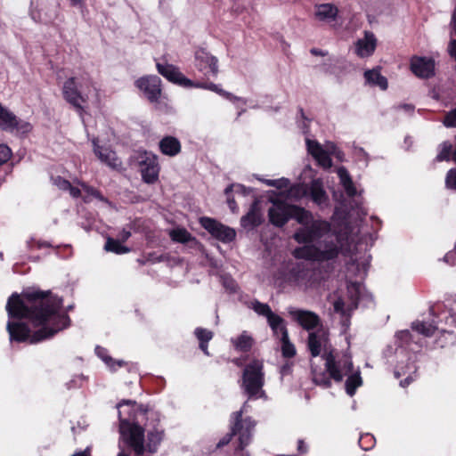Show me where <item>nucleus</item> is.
<instances>
[{
    "label": "nucleus",
    "mask_w": 456,
    "mask_h": 456,
    "mask_svg": "<svg viewBox=\"0 0 456 456\" xmlns=\"http://www.w3.org/2000/svg\"><path fill=\"white\" fill-rule=\"evenodd\" d=\"M164 431L161 428H154L152 430L148 432V443L147 448L150 452H153L156 451L157 446L160 444L163 439Z\"/></svg>",
    "instance_id": "nucleus-32"
},
{
    "label": "nucleus",
    "mask_w": 456,
    "mask_h": 456,
    "mask_svg": "<svg viewBox=\"0 0 456 456\" xmlns=\"http://www.w3.org/2000/svg\"><path fill=\"white\" fill-rule=\"evenodd\" d=\"M298 451H300L302 452H306V449L304 447L303 441H299L298 442Z\"/></svg>",
    "instance_id": "nucleus-59"
},
{
    "label": "nucleus",
    "mask_w": 456,
    "mask_h": 456,
    "mask_svg": "<svg viewBox=\"0 0 456 456\" xmlns=\"http://www.w3.org/2000/svg\"><path fill=\"white\" fill-rule=\"evenodd\" d=\"M89 455H90V452H89V449L87 448L84 452L76 453L73 456H89Z\"/></svg>",
    "instance_id": "nucleus-56"
},
{
    "label": "nucleus",
    "mask_w": 456,
    "mask_h": 456,
    "mask_svg": "<svg viewBox=\"0 0 456 456\" xmlns=\"http://www.w3.org/2000/svg\"><path fill=\"white\" fill-rule=\"evenodd\" d=\"M249 307L254 310L258 315L265 316L273 335L277 338H287L288 330L285 325L284 320L274 314L267 304L261 303L257 300L250 302Z\"/></svg>",
    "instance_id": "nucleus-5"
},
{
    "label": "nucleus",
    "mask_w": 456,
    "mask_h": 456,
    "mask_svg": "<svg viewBox=\"0 0 456 456\" xmlns=\"http://www.w3.org/2000/svg\"><path fill=\"white\" fill-rule=\"evenodd\" d=\"M173 240L177 242H187L191 239L190 232L184 228H176L169 232Z\"/></svg>",
    "instance_id": "nucleus-36"
},
{
    "label": "nucleus",
    "mask_w": 456,
    "mask_h": 456,
    "mask_svg": "<svg viewBox=\"0 0 456 456\" xmlns=\"http://www.w3.org/2000/svg\"><path fill=\"white\" fill-rule=\"evenodd\" d=\"M136 86L143 92L151 102H157L161 94V80L157 76H147L135 82Z\"/></svg>",
    "instance_id": "nucleus-14"
},
{
    "label": "nucleus",
    "mask_w": 456,
    "mask_h": 456,
    "mask_svg": "<svg viewBox=\"0 0 456 456\" xmlns=\"http://www.w3.org/2000/svg\"><path fill=\"white\" fill-rule=\"evenodd\" d=\"M265 184L269 186H274L280 190L287 189L289 185V182L288 179L281 178L277 180H265Z\"/></svg>",
    "instance_id": "nucleus-40"
},
{
    "label": "nucleus",
    "mask_w": 456,
    "mask_h": 456,
    "mask_svg": "<svg viewBox=\"0 0 456 456\" xmlns=\"http://www.w3.org/2000/svg\"><path fill=\"white\" fill-rule=\"evenodd\" d=\"M105 250L118 255L130 252L129 248L124 246L119 240L109 238L104 246Z\"/></svg>",
    "instance_id": "nucleus-34"
},
{
    "label": "nucleus",
    "mask_w": 456,
    "mask_h": 456,
    "mask_svg": "<svg viewBox=\"0 0 456 456\" xmlns=\"http://www.w3.org/2000/svg\"><path fill=\"white\" fill-rule=\"evenodd\" d=\"M242 411H236L232 414L234 424L232 428V435H237L240 442V448L243 449L247 446L252 436V432L255 428V422L250 419H241Z\"/></svg>",
    "instance_id": "nucleus-9"
},
{
    "label": "nucleus",
    "mask_w": 456,
    "mask_h": 456,
    "mask_svg": "<svg viewBox=\"0 0 456 456\" xmlns=\"http://www.w3.org/2000/svg\"><path fill=\"white\" fill-rule=\"evenodd\" d=\"M445 183L448 188L456 190V168L449 170Z\"/></svg>",
    "instance_id": "nucleus-43"
},
{
    "label": "nucleus",
    "mask_w": 456,
    "mask_h": 456,
    "mask_svg": "<svg viewBox=\"0 0 456 456\" xmlns=\"http://www.w3.org/2000/svg\"><path fill=\"white\" fill-rule=\"evenodd\" d=\"M195 85L198 86L197 87H202V88L209 89V90L216 92V93H218L220 94L225 95L227 98H230V96H231L230 94L224 93L223 90L218 88V86H216L215 84H209L208 86H203V85H200V84H195Z\"/></svg>",
    "instance_id": "nucleus-45"
},
{
    "label": "nucleus",
    "mask_w": 456,
    "mask_h": 456,
    "mask_svg": "<svg viewBox=\"0 0 456 456\" xmlns=\"http://www.w3.org/2000/svg\"><path fill=\"white\" fill-rule=\"evenodd\" d=\"M233 346L240 351H248L254 343L253 338L247 332H242L237 338H232Z\"/></svg>",
    "instance_id": "nucleus-31"
},
{
    "label": "nucleus",
    "mask_w": 456,
    "mask_h": 456,
    "mask_svg": "<svg viewBox=\"0 0 456 456\" xmlns=\"http://www.w3.org/2000/svg\"><path fill=\"white\" fill-rule=\"evenodd\" d=\"M235 187L236 189H241V185L238 184V185H235V186H231V187H228L225 189V193L228 194L230 191L232 190V188Z\"/></svg>",
    "instance_id": "nucleus-60"
},
{
    "label": "nucleus",
    "mask_w": 456,
    "mask_h": 456,
    "mask_svg": "<svg viewBox=\"0 0 456 456\" xmlns=\"http://www.w3.org/2000/svg\"><path fill=\"white\" fill-rule=\"evenodd\" d=\"M364 77L367 83L371 86H379L382 90L387 87V78L383 77L377 69L365 71Z\"/></svg>",
    "instance_id": "nucleus-28"
},
{
    "label": "nucleus",
    "mask_w": 456,
    "mask_h": 456,
    "mask_svg": "<svg viewBox=\"0 0 456 456\" xmlns=\"http://www.w3.org/2000/svg\"><path fill=\"white\" fill-rule=\"evenodd\" d=\"M159 74L168 81L183 87L197 86L191 79L187 78L177 67L168 63H157Z\"/></svg>",
    "instance_id": "nucleus-13"
},
{
    "label": "nucleus",
    "mask_w": 456,
    "mask_h": 456,
    "mask_svg": "<svg viewBox=\"0 0 456 456\" xmlns=\"http://www.w3.org/2000/svg\"><path fill=\"white\" fill-rule=\"evenodd\" d=\"M416 366L412 362H407L405 365H398L395 376L397 379L405 377L403 380L400 381V386L406 387L415 378Z\"/></svg>",
    "instance_id": "nucleus-24"
},
{
    "label": "nucleus",
    "mask_w": 456,
    "mask_h": 456,
    "mask_svg": "<svg viewBox=\"0 0 456 456\" xmlns=\"http://www.w3.org/2000/svg\"><path fill=\"white\" fill-rule=\"evenodd\" d=\"M329 341L328 331L323 328H318L314 331L309 332L308 348L313 356H318L322 348H326Z\"/></svg>",
    "instance_id": "nucleus-18"
},
{
    "label": "nucleus",
    "mask_w": 456,
    "mask_h": 456,
    "mask_svg": "<svg viewBox=\"0 0 456 456\" xmlns=\"http://www.w3.org/2000/svg\"><path fill=\"white\" fill-rule=\"evenodd\" d=\"M122 364H123V362H117V365H118V367L122 366Z\"/></svg>",
    "instance_id": "nucleus-62"
},
{
    "label": "nucleus",
    "mask_w": 456,
    "mask_h": 456,
    "mask_svg": "<svg viewBox=\"0 0 456 456\" xmlns=\"http://www.w3.org/2000/svg\"><path fill=\"white\" fill-rule=\"evenodd\" d=\"M224 286L229 289L230 290H234L235 289V283L232 280H229L228 281H224Z\"/></svg>",
    "instance_id": "nucleus-53"
},
{
    "label": "nucleus",
    "mask_w": 456,
    "mask_h": 456,
    "mask_svg": "<svg viewBox=\"0 0 456 456\" xmlns=\"http://www.w3.org/2000/svg\"><path fill=\"white\" fill-rule=\"evenodd\" d=\"M294 282L296 283V285L300 287L305 286V284L303 282V280L300 277L296 278Z\"/></svg>",
    "instance_id": "nucleus-58"
},
{
    "label": "nucleus",
    "mask_w": 456,
    "mask_h": 456,
    "mask_svg": "<svg viewBox=\"0 0 456 456\" xmlns=\"http://www.w3.org/2000/svg\"><path fill=\"white\" fill-rule=\"evenodd\" d=\"M343 308H344V302L342 300H337L335 301L334 303V310L338 313L339 312H343Z\"/></svg>",
    "instance_id": "nucleus-49"
},
{
    "label": "nucleus",
    "mask_w": 456,
    "mask_h": 456,
    "mask_svg": "<svg viewBox=\"0 0 456 456\" xmlns=\"http://www.w3.org/2000/svg\"><path fill=\"white\" fill-rule=\"evenodd\" d=\"M271 201L273 206L268 209L270 222L275 226L284 225L289 219L290 205L273 199Z\"/></svg>",
    "instance_id": "nucleus-16"
},
{
    "label": "nucleus",
    "mask_w": 456,
    "mask_h": 456,
    "mask_svg": "<svg viewBox=\"0 0 456 456\" xmlns=\"http://www.w3.org/2000/svg\"><path fill=\"white\" fill-rule=\"evenodd\" d=\"M12 156V150L6 144H0V165L5 163Z\"/></svg>",
    "instance_id": "nucleus-42"
},
{
    "label": "nucleus",
    "mask_w": 456,
    "mask_h": 456,
    "mask_svg": "<svg viewBox=\"0 0 456 456\" xmlns=\"http://www.w3.org/2000/svg\"><path fill=\"white\" fill-rule=\"evenodd\" d=\"M362 385V379L360 371H355L349 375L346 380L345 387L346 395L350 397L354 396L355 390Z\"/></svg>",
    "instance_id": "nucleus-30"
},
{
    "label": "nucleus",
    "mask_w": 456,
    "mask_h": 456,
    "mask_svg": "<svg viewBox=\"0 0 456 456\" xmlns=\"http://www.w3.org/2000/svg\"><path fill=\"white\" fill-rule=\"evenodd\" d=\"M118 456H127V455H126L124 453H119Z\"/></svg>",
    "instance_id": "nucleus-63"
},
{
    "label": "nucleus",
    "mask_w": 456,
    "mask_h": 456,
    "mask_svg": "<svg viewBox=\"0 0 456 456\" xmlns=\"http://www.w3.org/2000/svg\"><path fill=\"white\" fill-rule=\"evenodd\" d=\"M400 109L407 113H411L413 112L414 107L411 104H403L400 106Z\"/></svg>",
    "instance_id": "nucleus-50"
},
{
    "label": "nucleus",
    "mask_w": 456,
    "mask_h": 456,
    "mask_svg": "<svg viewBox=\"0 0 456 456\" xmlns=\"http://www.w3.org/2000/svg\"><path fill=\"white\" fill-rule=\"evenodd\" d=\"M62 302L53 296L42 293L12 295L6 305L10 317L28 320L32 330L23 322H8L7 331L11 341L37 343L52 338L69 325L67 314L61 311Z\"/></svg>",
    "instance_id": "nucleus-1"
},
{
    "label": "nucleus",
    "mask_w": 456,
    "mask_h": 456,
    "mask_svg": "<svg viewBox=\"0 0 456 456\" xmlns=\"http://www.w3.org/2000/svg\"><path fill=\"white\" fill-rule=\"evenodd\" d=\"M314 53L319 54V52L313 51Z\"/></svg>",
    "instance_id": "nucleus-64"
},
{
    "label": "nucleus",
    "mask_w": 456,
    "mask_h": 456,
    "mask_svg": "<svg viewBox=\"0 0 456 456\" xmlns=\"http://www.w3.org/2000/svg\"><path fill=\"white\" fill-rule=\"evenodd\" d=\"M95 352H96V354L101 357L107 364L108 366L110 368V369H113L115 370V367H114V361L110 358V357H108L106 355V351L104 348L101 347V346H96L95 348Z\"/></svg>",
    "instance_id": "nucleus-41"
},
{
    "label": "nucleus",
    "mask_w": 456,
    "mask_h": 456,
    "mask_svg": "<svg viewBox=\"0 0 456 456\" xmlns=\"http://www.w3.org/2000/svg\"><path fill=\"white\" fill-rule=\"evenodd\" d=\"M62 94L64 99L73 105L80 112L83 111L84 104L89 99L90 90L87 93H81L78 91L74 77L67 79L62 87Z\"/></svg>",
    "instance_id": "nucleus-10"
},
{
    "label": "nucleus",
    "mask_w": 456,
    "mask_h": 456,
    "mask_svg": "<svg viewBox=\"0 0 456 456\" xmlns=\"http://www.w3.org/2000/svg\"><path fill=\"white\" fill-rule=\"evenodd\" d=\"M308 191H310L311 199L315 204L322 208L328 206L329 197L320 180H314L308 188Z\"/></svg>",
    "instance_id": "nucleus-22"
},
{
    "label": "nucleus",
    "mask_w": 456,
    "mask_h": 456,
    "mask_svg": "<svg viewBox=\"0 0 456 456\" xmlns=\"http://www.w3.org/2000/svg\"><path fill=\"white\" fill-rule=\"evenodd\" d=\"M200 223L212 236L223 242H230L235 238L236 232L233 229L224 225L215 219L201 217Z\"/></svg>",
    "instance_id": "nucleus-11"
},
{
    "label": "nucleus",
    "mask_w": 456,
    "mask_h": 456,
    "mask_svg": "<svg viewBox=\"0 0 456 456\" xmlns=\"http://www.w3.org/2000/svg\"><path fill=\"white\" fill-rule=\"evenodd\" d=\"M72 4L77 5L81 3L82 0H70Z\"/></svg>",
    "instance_id": "nucleus-61"
},
{
    "label": "nucleus",
    "mask_w": 456,
    "mask_h": 456,
    "mask_svg": "<svg viewBox=\"0 0 456 456\" xmlns=\"http://www.w3.org/2000/svg\"><path fill=\"white\" fill-rule=\"evenodd\" d=\"M308 152L317 160L318 164L324 168L331 167L330 153L335 149L333 143H328L326 149L316 141L306 139Z\"/></svg>",
    "instance_id": "nucleus-15"
},
{
    "label": "nucleus",
    "mask_w": 456,
    "mask_h": 456,
    "mask_svg": "<svg viewBox=\"0 0 456 456\" xmlns=\"http://www.w3.org/2000/svg\"><path fill=\"white\" fill-rule=\"evenodd\" d=\"M263 384V362L254 360L244 370L243 387L248 396L260 398L265 396V392L262 389Z\"/></svg>",
    "instance_id": "nucleus-4"
},
{
    "label": "nucleus",
    "mask_w": 456,
    "mask_h": 456,
    "mask_svg": "<svg viewBox=\"0 0 456 456\" xmlns=\"http://www.w3.org/2000/svg\"><path fill=\"white\" fill-rule=\"evenodd\" d=\"M232 432L231 434H227L225 435L220 441L219 443L217 444V446L220 447V446H223V445H225L227 444L230 441H231V438H232Z\"/></svg>",
    "instance_id": "nucleus-47"
},
{
    "label": "nucleus",
    "mask_w": 456,
    "mask_h": 456,
    "mask_svg": "<svg viewBox=\"0 0 456 456\" xmlns=\"http://www.w3.org/2000/svg\"><path fill=\"white\" fill-rule=\"evenodd\" d=\"M241 225L246 229H252L262 223L261 208L258 201H255L246 216L240 220Z\"/></svg>",
    "instance_id": "nucleus-23"
},
{
    "label": "nucleus",
    "mask_w": 456,
    "mask_h": 456,
    "mask_svg": "<svg viewBox=\"0 0 456 456\" xmlns=\"http://www.w3.org/2000/svg\"><path fill=\"white\" fill-rule=\"evenodd\" d=\"M289 218H294L303 225L294 235L301 242H312L322 237L325 239L318 247L305 245L294 250L297 258L309 260H328L335 257L339 250L338 236L330 233V224L322 220H314L311 213L305 208L290 205Z\"/></svg>",
    "instance_id": "nucleus-2"
},
{
    "label": "nucleus",
    "mask_w": 456,
    "mask_h": 456,
    "mask_svg": "<svg viewBox=\"0 0 456 456\" xmlns=\"http://www.w3.org/2000/svg\"><path fill=\"white\" fill-rule=\"evenodd\" d=\"M281 195L289 200H299L308 195V188L305 184H296L286 191H281Z\"/></svg>",
    "instance_id": "nucleus-27"
},
{
    "label": "nucleus",
    "mask_w": 456,
    "mask_h": 456,
    "mask_svg": "<svg viewBox=\"0 0 456 456\" xmlns=\"http://www.w3.org/2000/svg\"><path fill=\"white\" fill-rule=\"evenodd\" d=\"M136 160L140 167L142 180L146 183H154L159 179V165L158 158L151 152H139Z\"/></svg>",
    "instance_id": "nucleus-6"
},
{
    "label": "nucleus",
    "mask_w": 456,
    "mask_h": 456,
    "mask_svg": "<svg viewBox=\"0 0 456 456\" xmlns=\"http://www.w3.org/2000/svg\"><path fill=\"white\" fill-rule=\"evenodd\" d=\"M453 256H454V253L452 252H450L448 253L445 256H444V261L451 264V265H455V262L453 260Z\"/></svg>",
    "instance_id": "nucleus-51"
},
{
    "label": "nucleus",
    "mask_w": 456,
    "mask_h": 456,
    "mask_svg": "<svg viewBox=\"0 0 456 456\" xmlns=\"http://www.w3.org/2000/svg\"><path fill=\"white\" fill-rule=\"evenodd\" d=\"M227 202H228V205H229L230 208L232 209V211L236 212L237 205H236L235 200L233 199H228Z\"/></svg>",
    "instance_id": "nucleus-52"
},
{
    "label": "nucleus",
    "mask_w": 456,
    "mask_h": 456,
    "mask_svg": "<svg viewBox=\"0 0 456 456\" xmlns=\"http://www.w3.org/2000/svg\"><path fill=\"white\" fill-rule=\"evenodd\" d=\"M447 322L456 326V315L451 314L450 317L447 319Z\"/></svg>",
    "instance_id": "nucleus-57"
},
{
    "label": "nucleus",
    "mask_w": 456,
    "mask_h": 456,
    "mask_svg": "<svg viewBox=\"0 0 456 456\" xmlns=\"http://www.w3.org/2000/svg\"><path fill=\"white\" fill-rule=\"evenodd\" d=\"M411 69L417 77L428 78L435 75V61L430 58L414 56L411 60Z\"/></svg>",
    "instance_id": "nucleus-17"
},
{
    "label": "nucleus",
    "mask_w": 456,
    "mask_h": 456,
    "mask_svg": "<svg viewBox=\"0 0 456 456\" xmlns=\"http://www.w3.org/2000/svg\"><path fill=\"white\" fill-rule=\"evenodd\" d=\"M196 66L201 71L216 76L218 73L217 59L209 53L200 49L195 53Z\"/></svg>",
    "instance_id": "nucleus-20"
},
{
    "label": "nucleus",
    "mask_w": 456,
    "mask_h": 456,
    "mask_svg": "<svg viewBox=\"0 0 456 456\" xmlns=\"http://www.w3.org/2000/svg\"><path fill=\"white\" fill-rule=\"evenodd\" d=\"M314 381L316 383V384H319V385H322V386H328L330 384V381L328 379H325L323 378H322L321 376L317 375V374H314Z\"/></svg>",
    "instance_id": "nucleus-46"
},
{
    "label": "nucleus",
    "mask_w": 456,
    "mask_h": 456,
    "mask_svg": "<svg viewBox=\"0 0 456 456\" xmlns=\"http://www.w3.org/2000/svg\"><path fill=\"white\" fill-rule=\"evenodd\" d=\"M194 333L197 338L200 340V349L204 352L205 354L208 355L207 343L212 339L213 332L203 328H197Z\"/></svg>",
    "instance_id": "nucleus-33"
},
{
    "label": "nucleus",
    "mask_w": 456,
    "mask_h": 456,
    "mask_svg": "<svg viewBox=\"0 0 456 456\" xmlns=\"http://www.w3.org/2000/svg\"><path fill=\"white\" fill-rule=\"evenodd\" d=\"M281 343V353L284 357H292L296 354V348L294 345L289 341V334L287 335V338H284L283 337L279 338Z\"/></svg>",
    "instance_id": "nucleus-37"
},
{
    "label": "nucleus",
    "mask_w": 456,
    "mask_h": 456,
    "mask_svg": "<svg viewBox=\"0 0 456 456\" xmlns=\"http://www.w3.org/2000/svg\"><path fill=\"white\" fill-rule=\"evenodd\" d=\"M325 366L330 376L337 381H340L344 375L352 371L353 362L350 356L345 354L341 357H336L332 353L325 355Z\"/></svg>",
    "instance_id": "nucleus-8"
},
{
    "label": "nucleus",
    "mask_w": 456,
    "mask_h": 456,
    "mask_svg": "<svg viewBox=\"0 0 456 456\" xmlns=\"http://www.w3.org/2000/svg\"><path fill=\"white\" fill-rule=\"evenodd\" d=\"M94 151L102 162L105 163L106 165L110 166L112 168H117L120 166L121 162L117 158L116 153L114 151H110L109 149H103L96 145L94 141Z\"/></svg>",
    "instance_id": "nucleus-25"
},
{
    "label": "nucleus",
    "mask_w": 456,
    "mask_h": 456,
    "mask_svg": "<svg viewBox=\"0 0 456 456\" xmlns=\"http://www.w3.org/2000/svg\"><path fill=\"white\" fill-rule=\"evenodd\" d=\"M337 173L340 179V183L344 187L347 195L354 196L357 191L345 167H339Z\"/></svg>",
    "instance_id": "nucleus-29"
},
{
    "label": "nucleus",
    "mask_w": 456,
    "mask_h": 456,
    "mask_svg": "<svg viewBox=\"0 0 456 456\" xmlns=\"http://www.w3.org/2000/svg\"><path fill=\"white\" fill-rule=\"evenodd\" d=\"M347 289H348V292L351 295V297H352V300H353L352 304H353L354 307H356L357 306V300L360 297L361 285L360 284H356V283H353V284L349 285Z\"/></svg>",
    "instance_id": "nucleus-39"
},
{
    "label": "nucleus",
    "mask_w": 456,
    "mask_h": 456,
    "mask_svg": "<svg viewBox=\"0 0 456 456\" xmlns=\"http://www.w3.org/2000/svg\"><path fill=\"white\" fill-rule=\"evenodd\" d=\"M452 145L450 142H443L440 145V151L436 157L437 160H439V161L449 160L451 152H452Z\"/></svg>",
    "instance_id": "nucleus-38"
},
{
    "label": "nucleus",
    "mask_w": 456,
    "mask_h": 456,
    "mask_svg": "<svg viewBox=\"0 0 456 456\" xmlns=\"http://www.w3.org/2000/svg\"><path fill=\"white\" fill-rule=\"evenodd\" d=\"M159 149L163 154L174 157L181 151V143L176 138L167 136L159 142Z\"/></svg>",
    "instance_id": "nucleus-26"
},
{
    "label": "nucleus",
    "mask_w": 456,
    "mask_h": 456,
    "mask_svg": "<svg viewBox=\"0 0 456 456\" xmlns=\"http://www.w3.org/2000/svg\"><path fill=\"white\" fill-rule=\"evenodd\" d=\"M450 54L456 59V40H452L449 45Z\"/></svg>",
    "instance_id": "nucleus-48"
},
{
    "label": "nucleus",
    "mask_w": 456,
    "mask_h": 456,
    "mask_svg": "<svg viewBox=\"0 0 456 456\" xmlns=\"http://www.w3.org/2000/svg\"><path fill=\"white\" fill-rule=\"evenodd\" d=\"M289 314L303 329L310 332L322 327L319 316L314 312L291 307L289 309Z\"/></svg>",
    "instance_id": "nucleus-12"
},
{
    "label": "nucleus",
    "mask_w": 456,
    "mask_h": 456,
    "mask_svg": "<svg viewBox=\"0 0 456 456\" xmlns=\"http://www.w3.org/2000/svg\"><path fill=\"white\" fill-rule=\"evenodd\" d=\"M53 183L60 190L68 191L73 198L82 197L86 202L94 199L103 200L99 191L86 183L78 182L77 185H72L69 181L61 177H56Z\"/></svg>",
    "instance_id": "nucleus-7"
},
{
    "label": "nucleus",
    "mask_w": 456,
    "mask_h": 456,
    "mask_svg": "<svg viewBox=\"0 0 456 456\" xmlns=\"http://www.w3.org/2000/svg\"><path fill=\"white\" fill-rule=\"evenodd\" d=\"M444 125L447 127H456V109L447 113L444 119Z\"/></svg>",
    "instance_id": "nucleus-44"
},
{
    "label": "nucleus",
    "mask_w": 456,
    "mask_h": 456,
    "mask_svg": "<svg viewBox=\"0 0 456 456\" xmlns=\"http://www.w3.org/2000/svg\"><path fill=\"white\" fill-rule=\"evenodd\" d=\"M411 327L418 333L422 334L426 337L432 336L436 330L435 326H433L431 323H427L424 322H415L412 323Z\"/></svg>",
    "instance_id": "nucleus-35"
},
{
    "label": "nucleus",
    "mask_w": 456,
    "mask_h": 456,
    "mask_svg": "<svg viewBox=\"0 0 456 456\" xmlns=\"http://www.w3.org/2000/svg\"><path fill=\"white\" fill-rule=\"evenodd\" d=\"M409 335H410V333H409V331H408V330H403V331H400V332L398 333V337H399L400 338H403V339L408 338Z\"/></svg>",
    "instance_id": "nucleus-55"
},
{
    "label": "nucleus",
    "mask_w": 456,
    "mask_h": 456,
    "mask_svg": "<svg viewBox=\"0 0 456 456\" xmlns=\"http://www.w3.org/2000/svg\"><path fill=\"white\" fill-rule=\"evenodd\" d=\"M135 406V401H122L117 405L120 418L119 431L121 437L133 447L134 452L141 454L144 451V434L141 427L131 424L122 419L125 410H132Z\"/></svg>",
    "instance_id": "nucleus-3"
},
{
    "label": "nucleus",
    "mask_w": 456,
    "mask_h": 456,
    "mask_svg": "<svg viewBox=\"0 0 456 456\" xmlns=\"http://www.w3.org/2000/svg\"><path fill=\"white\" fill-rule=\"evenodd\" d=\"M131 233L130 232L128 231H122L120 235H119V238L120 240H122L123 241L126 240L129 237H130Z\"/></svg>",
    "instance_id": "nucleus-54"
},
{
    "label": "nucleus",
    "mask_w": 456,
    "mask_h": 456,
    "mask_svg": "<svg viewBox=\"0 0 456 456\" xmlns=\"http://www.w3.org/2000/svg\"><path fill=\"white\" fill-rule=\"evenodd\" d=\"M338 12V7L334 4H319L314 5V17L319 22L330 24L337 20Z\"/></svg>",
    "instance_id": "nucleus-19"
},
{
    "label": "nucleus",
    "mask_w": 456,
    "mask_h": 456,
    "mask_svg": "<svg viewBox=\"0 0 456 456\" xmlns=\"http://www.w3.org/2000/svg\"><path fill=\"white\" fill-rule=\"evenodd\" d=\"M376 45L375 36L371 32H365L364 37L355 42L354 52L361 58L368 57L374 53Z\"/></svg>",
    "instance_id": "nucleus-21"
}]
</instances>
